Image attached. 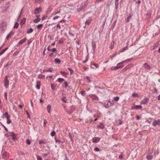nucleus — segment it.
<instances>
[{
  "label": "nucleus",
  "mask_w": 160,
  "mask_h": 160,
  "mask_svg": "<svg viewBox=\"0 0 160 160\" xmlns=\"http://www.w3.org/2000/svg\"><path fill=\"white\" fill-rule=\"evenodd\" d=\"M132 59V58H129L126 60L123 61L121 62L118 63L117 64V65L119 67L120 69L122 68L124 66V65H122L123 64L129 61H131Z\"/></svg>",
  "instance_id": "f257e3e1"
},
{
  "label": "nucleus",
  "mask_w": 160,
  "mask_h": 160,
  "mask_svg": "<svg viewBox=\"0 0 160 160\" xmlns=\"http://www.w3.org/2000/svg\"><path fill=\"white\" fill-rule=\"evenodd\" d=\"M8 76H6L5 77V79L4 81V87L7 88L8 87L9 84V81L8 79Z\"/></svg>",
  "instance_id": "f03ea898"
},
{
  "label": "nucleus",
  "mask_w": 160,
  "mask_h": 160,
  "mask_svg": "<svg viewBox=\"0 0 160 160\" xmlns=\"http://www.w3.org/2000/svg\"><path fill=\"white\" fill-rule=\"evenodd\" d=\"M90 95L92 100L93 101L95 102H97L98 101L99 99L97 96L94 94H91Z\"/></svg>",
  "instance_id": "7ed1b4c3"
},
{
  "label": "nucleus",
  "mask_w": 160,
  "mask_h": 160,
  "mask_svg": "<svg viewBox=\"0 0 160 160\" xmlns=\"http://www.w3.org/2000/svg\"><path fill=\"white\" fill-rule=\"evenodd\" d=\"M70 110L68 111L67 110H66V112L69 114H71L72 113L75 109V106L72 105L70 107Z\"/></svg>",
  "instance_id": "20e7f679"
},
{
  "label": "nucleus",
  "mask_w": 160,
  "mask_h": 160,
  "mask_svg": "<svg viewBox=\"0 0 160 160\" xmlns=\"http://www.w3.org/2000/svg\"><path fill=\"white\" fill-rule=\"evenodd\" d=\"M9 133H10V136L12 137V140L14 141H16L17 140L16 135L12 132H9Z\"/></svg>",
  "instance_id": "39448f33"
},
{
  "label": "nucleus",
  "mask_w": 160,
  "mask_h": 160,
  "mask_svg": "<svg viewBox=\"0 0 160 160\" xmlns=\"http://www.w3.org/2000/svg\"><path fill=\"white\" fill-rule=\"evenodd\" d=\"M100 140V138L98 137H94L92 138V140L93 143H98L99 142Z\"/></svg>",
  "instance_id": "423d86ee"
},
{
  "label": "nucleus",
  "mask_w": 160,
  "mask_h": 160,
  "mask_svg": "<svg viewBox=\"0 0 160 160\" xmlns=\"http://www.w3.org/2000/svg\"><path fill=\"white\" fill-rule=\"evenodd\" d=\"M152 125L154 126H156L157 125H160V120L158 119L157 120L154 121L153 122Z\"/></svg>",
  "instance_id": "0eeeda50"
},
{
  "label": "nucleus",
  "mask_w": 160,
  "mask_h": 160,
  "mask_svg": "<svg viewBox=\"0 0 160 160\" xmlns=\"http://www.w3.org/2000/svg\"><path fill=\"white\" fill-rule=\"evenodd\" d=\"M42 8L39 7L38 8H36L34 11L33 13L35 14H38L41 11Z\"/></svg>",
  "instance_id": "6e6552de"
},
{
  "label": "nucleus",
  "mask_w": 160,
  "mask_h": 160,
  "mask_svg": "<svg viewBox=\"0 0 160 160\" xmlns=\"http://www.w3.org/2000/svg\"><path fill=\"white\" fill-rule=\"evenodd\" d=\"M91 18L90 17H89L86 20L85 22V24L88 26L91 23Z\"/></svg>",
  "instance_id": "1a4fd4ad"
},
{
  "label": "nucleus",
  "mask_w": 160,
  "mask_h": 160,
  "mask_svg": "<svg viewBox=\"0 0 160 160\" xmlns=\"http://www.w3.org/2000/svg\"><path fill=\"white\" fill-rule=\"evenodd\" d=\"M149 98H146L143 99V100L141 102V104H145L149 100Z\"/></svg>",
  "instance_id": "9d476101"
},
{
  "label": "nucleus",
  "mask_w": 160,
  "mask_h": 160,
  "mask_svg": "<svg viewBox=\"0 0 160 160\" xmlns=\"http://www.w3.org/2000/svg\"><path fill=\"white\" fill-rule=\"evenodd\" d=\"M104 105L106 108H108L110 107L108 100L106 101L104 103Z\"/></svg>",
  "instance_id": "9b49d317"
},
{
  "label": "nucleus",
  "mask_w": 160,
  "mask_h": 160,
  "mask_svg": "<svg viewBox=\"0 0 160 160\" xmlns=\"http://www.w3.org/2000/svg\"><path fill=\"white\" fill-rule=\"evenodd\" d=\"M9 116L8 115V114L7 112H5L4 113H3L2 116L1 118L2 119H4V118H8L9 117Z\"/></svg>",
  "instance_id": "f8f14e48"
},
{
  "label": "nucleus",
  "mask_w": 160,
  "mask_h": 160,
  "mask_svg": "<svg viewBox=\"0 0 160 160\" xmlns=\"http://www.w3.org/2000/svg\"><path fill=\"white\" fill-rule=\"evenodd\" d=\"M14 34V32L13 31H11L10 32L8 35L6 37L7 39H8L9 38H11V36L13 35Z\"/></svg>",
  "instance_id": "ddd939ff"
},
{
  "label": "nucleus",
  "mask_w": 160,
  "mask_h": 160,
  "mask_svg": "<svg viewBox=\"0 0 160 160\" xmlns=\"http://www.w3.org/2000/svg\"><path fill=\"white\" fill-rule=\"evenodd\" d=\"M128 17L125 19V21L127 22H128L129 21L130 19L131 18L132 15L131 14L129 13L128 15H127Z\"/></svg>",
  "instance_id": "4468645a"
},
{
  "label": "nucleus",
  "mask_w": 160,
  "mask_h": 160,
  "mask_svg": "<svg viewBox=\"0 0 160 160\" xmlns=\"http://www.w3.org/2000/svg\"><path fill=\"white\" fill-rule=\"evenodd\" d=\"M97 128H100L103 129L105 127V125L104 124L100 122L99 124L97 126Z\"/></svg>",
  "instance_id": "2eb2a0df"
},
{
  "label": "nucleus",
  "mask_w": 160,
  "mask_h": 160,
  "mask_svg": "<svg viewBox=\"0 0 160 160\" xmlns=\"http://www.w3.org/2000/svg\"><path fill=\"white\" fill-rule=\"evenodd\" d=\"M8 153L7 152H5L2 154V157L5 159H7L8 158Z\"/></svg>",
  "instance_id": "dca6fc26"
},
{
  "label": "nucleus",
  "mask_w": 160,
  "mask_h": 160,
  "mask_svg": "<svg viewBox=\"0 0 160 160\" xmlns=\"http://www.w3.org/2000/svg\"><path fill=\"white\" fill-rule=\"evenodd\" d=\"M40 83V82L39 81H37V84L36 87L38 89H39L40 88L41 86Z\"/></svg>",
  "instance_id": "f3484780"
},
{
  "label": "nucleus",
  "mask_w": 160,
  "mask_h": 160,
  "mask_svg": "<svg viewBox=\"0 0 160 160\" xmlns=\"http://www.w3.org/2000/svg\"><path fill=\"white\" fill-rule=\"evenodd\" d=\"M119 0H115V9L117 10L118 8V2Z\"/></svg>",
  "instance_id": "a211bd4d"
},
{
  "label": "nucleus",
  "mask_w": 160,
  "mask_h": 160,
  "mask_svg": "<svg viewBox=\"0 0 160 160\" xmlns=\"http://www.w3.org/2000/svg\"><path fill=\"white\" fill-rule=\"evenodd\" d=\"M27 39L26 38H25L23 39H22L21 40L18 42L19 44H20V45L22 44L23 43L25 42L26 41Z\"/></svg>",
  "instance_id": "6ab92c4d"
},
{
  "label": "nucleus",
  "mask_w": 160,
  "mask_h": 160,
  "mask_svg": "<svg viewBox=\"0 0 160 160\" xmlns=\"http://www.w3.org/2000/svg\"><path fill=\"white\" fill-rule=\"evenodd\" d=\"M132 108L133 109L138 110L140 108V106L135 105L132 106Z\"/></svg>",
  "instance_id": "aec40b11"
},
{
  "label": "nucleus",
  "mask_w": 160,
  "mask_h": 160,
  "mask_svg": "<svg viewBox=\"0 0 160 160\" xmlns=\"http://www.w3.org/2000/svg\"><path fill=\"white\" fill-rule=\"evenodd\" d=\"M55 142L56 143H58L59 145H60L61 143L62 144L63 143V142L61 141V140H58L56 138H55Z\"/></svg>",
  "instance_id": "412c9836"
},
{
  "label": "nucleus",
  "mask_w": 160,
  "mask_h": 160,
  "mask_svg": "<svg viewBox=\"0 0 160 160\" xmlns=\"http://www.w3.org/2000/svg\"><path fill=\"white\" fill-rule=\"evenodd\" d=\"M131 64H129L126 67H125L122 70L123 71H125L127 70L129 68L131 67L132 66Z\"/></svg>",
  "instance_id": "4be33fe9"
},
{
  "label": "nucleus",
  "mask_w": 160,
  "mask_h": 160,
  "mask_svg": "<svg viewBox=\"0 0 160 160\" xmlns=\"http://www.w3.org/2000/svg\"><path fill=\"white\" fill-rule=\"evenodd\" d=\"M153 158V156L151 155H148L147 156V160H152Z\"/></svg>",
  "instance_id": "5701e85b"
},
{
  "label": "nucleus",
  "mask_w": 160,
  "mask_h": 160,
  "mask_svg": "<svg viewBox=\"0 0 160 160\" xmlns=\"http://www.w3.org/2000/svg\"><path fill=\"white\" fill-rule=\"evenodd\" d=\"M92 50L94 52L96 48V44L95 42L92 43Z\"/></svg>",
  "instance_id": "b1692460"
},
{
  "label": "nucleus",
  "mask_w": 160,
  "mask_h": 160,
  "mask_svg": "<svg viewBox=\"0 0 160 160\" xmlns=\"http://www.w3.org/2000/svg\"><path fill=\"white\" fill-rule=\"evenodd\" d=\"M117 122L118 125H121L122 124V120L119 119L117 120Z\"/></svg>",
  "instance_id": "393cba45"
},
{
  "label": "nucleus",
  "mask_w": 160,
  "mask_h": 160,
  "mask_svg": "<svg viewBox=\"0 0 160 160\" xmlns=\"http://www.w3.org/2000/svg\"><path fill=\"white\" fill-rule=\"evenodd\" d=\"M33 31V29H32V28H29V29H28L27 32V34H30V33L32 32Z\"/></svg>",
  "instance_id": "a878e982"
},
{
  "label": "nucleus",
  "mask_w": 160,
  "mask_h": 160,
  "mask_svg": "<svg viewBox=\"0 0 160 160\" xmlns=\"http://www.w3.org/2000/svg\"><path fill=\"white\" fill-rule=\"evenodd\" d=\"M108 102H109L110 107L113 106L114 104L113 100L111 101L110 99H109L108 100Z\"/></svg>",
  "instance_id": "bb28decb"
},
{
  "label": "nucleus",
  "mask_w": 160,
  "mask_h": 160,
  "mask_svg": "<svg viewBox=\"0 0 160 160\" xmlns=\"http://www.w3.org/2000/svg\"><path fill=\"white\" fill-rule=\"evenodd\" d=\"M43 26V24H40L38 25L37 26V28L38 30L41 29L42 28Z\"/></svg>",
  "instance_id": "cd10ccee"
},
{
  "label": "nucleus",
  "mask_w": 160,
  "mask_h": 160,
  "mask_svg": "<svg viewBox=\"0 0 160 160\" xmlns=\"http://www.w3.org/2000/svg\"><path fill=\"white\" fill-rule=\"evenodd\" d=\"M26 18H23V19H22L21 20L20 24H22V25L24 24L26 22Z\"/></svg>",
  "instance_id": "c85d7f7f"
},
{
  "label": "nucleus",
  "mask_w": 160,
  "mask_h": 160,
  "mask_svg": "<svg viewBox=\"0 0 160 160\" xmlns=\"http://www.w3.org/2000/svg\"><path fill=\"white\" fill-rule=\"evenodd\" d=\"M55 62L56 63L60 64L61 61L59 59L56 58L55 59Z\"/></svg>",
  "instance_id": "c756f323"
},
{
  "label": "nucleus",
  "mask_w": 160,
  "mask_h": 160,
  "mask_svg": "<svg viewBox=\"0 0 160 160\" xmlns=\"http://www.w3.org/2000/svg\"><path fill=\"white\" fill-rule=\"evenodd\" d=\"M51 108V106L50 105H48L47 108V109L48 111V112L50 113V110Z\"/></svg>",
  "instance_id": "7c9ffc66"
},
{
  "label": "nucleus",
  "mask_w": 160,
  "mask_h": 160,
  "mask_svg": "<svg viewBox=\"0 0 160 160\" xmlns=\"http://www.w3.org/2000/svg\"><path fill=\"white\" fill-rule=\"evenodd\" d=\"M8 48L7 47L5 48L3 50H2L0 52V56L3 54L8 49Z\"/></svg>",
  "instance_id": "2f4dec72"
},
{
  "label": "nucleus",
  "mask_w": 160,
  "mask_h": 160,
  "mask_svg": "<svg viewBox=\"0 0 160 160\" xmlns=\"http://www.w3.org/2000/svg\"><path fill=\"white\" fill-rule=\"evenodd\" d=\"M41 20L40 18L35 19L34 20L33 22L35 23H37Z\"/></svg>",
  "instance_id": "473e14b6"
},
{
  "label": "nucleus",
  "mask_w": 160,
  "mask_h": 160,
  "mask_svg": "<svg viewBox=\"0 0 160 160\" xmlns=\"http://www.w3.org/2000/svg\"><path fill=\"white\" fill-rule=\"evenodd\" d=\"M64 79L63 78H59L57 79V81L60 82H62L64 81Z\"/></svg>",
  "instance_id": "72a5a7b5"
},
{
  "label": "nucleus",
  "mask_w": 160,
  "mask_h": 160,
  "mask_svg": "<svg viewBox=\"0 0 160 160\" xmlns=\"http://www.w3.org/2000/svg\"><path fill=\"white\" fill-rule=\"evenodd\" d=\"M63 87H64L65 88H67L68 86V84L67 82H65L62 85Z\"/></svg>",
  "instance_id": "f704fd0d"
},
{
  "label": "nucleus",
  "mask_w": 160,
  "mask_h": 160,
  "mask_svg": "<svg viewBox=\"0 0 160 160\" xmlns=\"http://www.w3.org/2000/svg\"><path fill=\"white\" fill-rule=\"evenodd\" d=\"M119 99V97L118 96H116V97H114L113 98V100H114L116 102H117L118 101Z\"/></svg>",
  "instance_id": "c9c22d12"
},
{
  "label": "nucleus",
  "mask_w": 160,
  "mask_h": 160,
  "mask_svg": "<svg viewBox=\"0 0 160 160\" xmlns=\"http://www.w3.org/2000/svg\"><path fill=\"white\" fill-rule=\"evenodd\" d=\"M61 100L65 102H67V99L65 96H63Z\"/></svg>",
  "instance_id": "e433bc0d"
},
{
  "label": "nucleus",
  "mask_w": 160,
  "mask_h": 160,
  "mask_svg": "<svg viewBox=\"0 0 160 160\" xmlns=\"http://www.w3.org/2000/svg\"><path fill=\"white\" fill-rule=\"evenodd\" d=\"M45 77V75L42 74H40L38 76V78L40 79H43Z\"/></svg>",
  "instance_id": "4c0bfd02"
},
{
  "label": "nucleus",
  "mask_w": 160,
  "mask_h": 160,
  "mask_svg": "<svg viewBox=\"0 0 160 160\" xmlns=\"http://www.w3.org/2000/svg\"><path fill=\"white\" fill-rule=\"evenodd\" d=\"M13 62V61H12L10 62H8L7 63V64H6V65H5V67H8L10 66L12 62Z\"/></svg>",
  "instance_id": "58836bf2"
},
{
  "label": "nucleus",
  "mask_w": 160,
  "mask_h": 160,
  "mask_svg": "<svg viewBox=\"0 0 160 160\" xmlns=\"http://www.w3.org/2000/svg\"><path fill=\"white\" fill-rule=\"evenodd\" d=\"M19 26V23L17 22H16L13 28H17Z\"/></svg>",
  "instance_id": "ea45409f"
},
{
  "label": "nucleus",
  "mask_w": 160,
  "mask_h": 160,
  "mask_svg": "<svg viewBox=\"0 0 160 160\" xmlns=\"http://www.w3.org/2000/svg\"><path fill=\"white\" fill-rule=\"evenodd\" d=\"M114 42L113 41L112 43H111L110 44V46L109 47V48L111 49H112L114 48Z\"/></svg>",
  "instance_id": "a19ab883"
},
{
  "label": "nucleus",
  "mask_w": 160,
  "mask_h": 160,
  "mask_svg": "<svg viewBox=\"0 0 160 160\" xmlns=\"http://www.w3.org/2000/svg\"><path fill=\"white\" fill-rule=\"evenodd\" d=\"M6 119L7 120V124H9L11 122H12L11 120L9 119V117H8V118H7Z\"/></svg>",
  "instance_id": "79ce46f5"
},
{
  "label": "nucleus",
  "mask_w": 160,
  "mask_h": 160,
  "mask_svg": "<svg viewBox=\"0 0 160 160\" xmlns=\"http://www.w3.org/2000/svg\"><path fill=\"white\" fill-rule=\"evenodd\" d=\"M0 124L3 127L5 130H6V131L7 132H8V129L7 128H6L2 124V123L1 122H0Z\"/></svg>",
  "instance_id": "37998d69"
},
{
  "label": "nucleus",
  "mask_w": 160,
  "mask_h": 160,
  "mask_svg": "<svg viewBox=\"0 0 160 160\" xmlns=\"http://www.w3.org/2000/svg\"><path fill=\"white\" fill-rule=\"evenodd\" d=\"M56 132L54 131H52L51 133V135L52 137H53L55 135Z\"/></svg>",
  "instance_id": "c03bdc74"
},
{
  "label": "nucleus",
  "mask_w": 160,
  "mask_h": 160,
  "mask_svg": "<svg viewBox=\"0 0 160 160\" xmlns=\"http://www.w3.org/2000/svg\"><path fill=\"white\" fill-rule=\"evenodd\" d=\"M52 11V9L50 8H48V10H47V13H50Z\"/></svg>",
  "instance_id": "a18cd8bd"
},
{
  "label": "nucleus",
  "mask_w": 160,
  "mask_h": 160,
  "mask_svg": "<svg viewBox=\"0 0 160 160\" xmlns=\"http://www.w3.org/2000/svg\"><path fill=\"white\" fill-rule=\"evenodd\" d=\"M152 119L151 118H149L148 120H147V122L151 124L152 122Z\"/></svg>",
  "instance_id": "49530a36"
},
{
  "label": "nucleus",
  "mask_w": 160,
  "mask_h": 160,
  "mask_svg": "<svg viewBox=\"0 0 160 160\" xmlns=\"http://www.w3.org/2000/svg\"><path fill=\"white\" fill-rule=\"evenodd\" d=\"M19 52V51H15L14 52L13 56H17Z\"/></svg>",
  "instance_id": "de8ad7c7"
},
{
  "label": "nucleus",
  "mask_w": 160,
  "mask_h": 160,
  "mask_svg": "<svg viewBox=\"0 0 160 160\" xmlns=\"http://www.w3.org/2000/svg\"><path fill=\"white\" fill-rule=\"evenodd\" d=\"M60 73L62 75L64 76H66L67 74L66 72L63 71H61Z\"/></svg>",
  "instance_id": "09e8293b"
},
{
  "label": "nucleus",
  "mask_w": 160,
  "mask_h": 160,
  "mask_svg": "<svg viewBox=\"0 0 160 160\" xmlns=\"http://www.w3.org/2000/svg\"><path fill=\"white\" fill-rule=\"evenodd\" d=\"M43 1V0H35V2L40 3L42 2Z\"/></svg>",
  "instance_id": "8fccbe9b"
},
{
  "label": "nucleus",
  "mask_w": 160,
  "mask_h": 160,
  "mask_svg": "<svg viewBox=\"0 0 160 160\" xmlns=\"http://www.w3.org/2000/svg\"><path fill=\"white\" fill-rule=\"evenodd\" d=\"M51 87L52 89L53 90H55V86L53 84H52L51 85Z\"/></svg>",
  "instance_id": "3c124183"
},
{
  "label": "nucleus",
  "mask_w": 160,
  "mask_h": 160,
  "mask_svg": "<svg viewBox=\"0 0 160 160\" xmlns=\"http://www.w3.org/2000/svg\"><path fill=\"white\" fill-rule=\"evenodd\" d=\"M85 78L89 82H91V80H90V78L89 77L86 76L85 77Z\"/></svg>",
  "instance_id": "603ef678"
},
{
  "label": "nucleus",
  "mask_w": 160,
  "mask_h": 160,
  "mask_svg": "<svg viewBox=\"0 0 160 160\" xmlns=\"http://www.w3.org/2000/svg\"><path fill=\"white\" fill-rule=\"evenodd\" d=\"M68 69L70 71V74L71 75L73 72V70L69 68H68Z\"/></svg>",
  "instance_id": "864d4df0"
},
{
  "label": "nucleus",
  "mask_w": 160,
  "mask_h": 160,
  "mask_svg": "<svg viewBox=\"0 0 160 160\" xmlns=\"http://www.w3.org/2000/svg\"><path fill=\"white\" fill-rule=\"evenodd\" d=\"M94 150L96 152L101 151V150H100L99 148L98 147L95 148Z\"/></svg>",
  "instance_id": "5fc2aeb1"
},
{
  "label": "nucleus",
  "mask_w": 160,
  "mask_h": 160,
  "mask_svg": "<svg viewBox=\"0 0 160 160\" xmlns=\"http://www.w3.org/2000/svg\"><path fill=\"white\" fill-rule=\"evenodd\" d=\"M85 91H82L81 92V94L83 96H84L85 95Z\"/></svg>",
  "instance_id": "6e6d98bb"
},
{
  "label": "nucleus",
  "mask_w": 160,
  "mask_h": 160,
  "mask_svg": "<svg viewBox=\"0 0 160 160\" xmlns=\"http://www.w3.org/2000/svg\"><path fill=\"white\" fill-rule=\"evenodd\" d=\"M26 113H27V117H28V118H30V115L27 111H26Z\"/></svg>",
  "instance_id": "4d7b16f0"
},
{
  "label": "nucleus",
  "mask_w": 160,
  "mask_h": 160,
  "mask_svg": "<svg viewBox=\"0 0 160 160\" xmlns=\"http://www.w3.org/2000/svg\"><path fill=\"white\" fill-rule=\"evenodd\" d=\"M123 154L122 153L119 156L118 158L120 159H123Z\"/></svg>",
  "instance_id": "13d9d810"
},
{
  "label": "nucleus",
  "mask_w": 160,
  "mask_h": 160,
  "mask_svg": "<svg viewBox=\"0 0 160 160\" xmlns=\"http://www.w3.org/2000/svg\"><path fill=\"white\" fill-rule=\"evenodd\" d=\"M105 0H96L95 1L96 3H98L100 2H103Z\"/></svg>",
  "instance_id": "bf43d9fd"
},
{
  "label": "nucleus",
  "mask_w": 160,
  "mask_h": 160,
  "mask_svg": "<svg viewBox=\"0 0 160 160\" xmlns=\"http://www.w3.org/2000/svg\"><path fill=\"white\" fill-rule=\"evenodd\" d=\"M147 15L149 17H150L151 15V13L150 12H148Z\"/></svg>",
  "instance_id": "052dcab7"
},
{
  "label": "nucleus",
  "mask_w": 160,
  "mask_h": 160,
  "mask_svg": "<svg viewBox=\"0 0 160 160\" xmlns=\"http://www.w3.org/2000/svg\"><path fill=\"white\" fill-rule=\"evenodd\" d=\"M26 143L28 145H30L31 144V142L29 139H27Z\"/></svg>",
  "instance_id": "680f3d73"
},
{
  "label": "nucleus",
  "mask_w": 160,
  "mask_h": 160,
  "mask_svg": "<svg viewBox=\"0 0 160 160\" xmlns=\"http://www.w3.org/2000/svg\"><path fill=\"white\" fill-rule=\"evenodd\" d=\"M39 143L40 144H44L45 143V142L42 141L41 140L39 141Z\"/></svg>",
  "instance_id": "e2e57ef3"
},
{
  "label": "nucleus",
  "mask_w": 160,
  "mask_h": 160,
  "mask_svg": "<svg viewBox=\"0 0 160 160\" xmlns=\"http://www.w3.org/2000/svg\"><path fill=\"white\" fill-rule=\"evenodd\" d=\"M47 123V121L46 120H44V122H43V123H44V125H43V126H44V127H45L46 126V123Z\"/></svg>",
  "instance_id": "0e129e2a"
},
{
  "label": "nucleus",
  "mask_w": 160,
  "mask_h": 160,
  "mask_svg": "<svg viewBox=\"0 0 160 160\" xmlns=\"http://www.w3.org/2000/svg\"><path fill=\"white\" fill-rule=\"evenodd\" d=\"M37 160H42L41 157L38 156H37Z\"/></svg>",
  "instance_id": "69168bd1"
},
{
  "label": "nucleus",
  "mask_w": 160,
  "mask_h": 160,
  "mask_svg": "<svg viewBox=\"0 0 160 160\" xmlns=\"http://www.w3.org/2000/svg\"><path fill=\"white\" fill-rule=\"evenodd\" d=\"M52 51L53 52H56H56H57V50L55 48H52Z\"/></svg>",
  "instance_id": "338daca9"
},
{
  "label": "nucleus",
  "mask_w": 160,
  "mask_h": 160,
  "mask_svg": "<svg viewBox=\"0 0 160 160\" xmlns=\"http://www.w3.org/2000/svg\"><path fill=\"white\" fill-rule=\"evenodd\" d=\"M127 48V47H124L123 48H122V49L121 50V52H124V51H125V50Z\"/></svg>",
  "instance_id": "774afa93"
}]
</instances>
